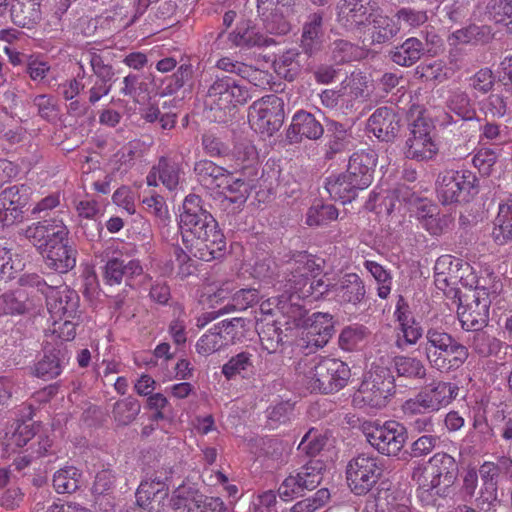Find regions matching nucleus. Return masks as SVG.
Instances as JSON below:
<instances>
[{
	"instance_id": "e2e57ef3",
	"label": "nucleus",
	"mask_w": 512,
	"mask_h": 512,
	"mask_svg": "<svg viewBox=\"0 0 512 512\" xmlns=\"http://www.w3.org/2000/svg\"><path fill=\"white\" fill-rule=\"evenodd\" d=\"M143 208L151 213L159 221V224L166 226L170 220L167 205L163 197L159 195L147 197L142 201Z\"/></svg>"
},
{
	"instance_id": "052dcab7",
	"label": "nucleus",
	"mask_w": 512,
	"mask_h": 512,
	"mask_svg": "<svg viewBox=\"0 0 512 512\" xmlns=\"http://www.w3.org/2000/svg\"><path fill=\"white\" fill-rule=\"evenodd\" d=\"M37 428L35 423L29 420H18L16 427L9 438V444L15 445L16 447L25 446L31 439L35 437Z\"/></svg>"
},
{
	"instance_id": "5701e85b",
	"label": "nucleus",
	"mask_w": 512,
	"mask_h": 512,
	"mask_svg": "<svg viewBox=\"0 0 512 512\" xmlns=\"http://www.w3.org/2000/svg\"><path fill=\"white\" fill-rule=\"evenodd\" d=\"M323 12H314L307 16L302 25L299 47L309 58L318 55L324 47Z\"/></svg>"
},
{
	"instance_id": "864d4df0",
	"label": "nucleus",
	"mask_w": 512,
	"mask_h": 512,
	"mask_svg": "<svg viewBox=\"0 0 512 512\" xmlns=\"http://www.w3.org/2000/svg\"><path fill=\"white\" fill-rule=\"evenodd\" d=\"M159 180L169 190L177 188L180 180V164L173 159L160 157L158 164L155 165Z\"/></svg>"
},
{
	"instance_id": "680f3d73",
	"label": "nucleus",
	"mask_w": 512,
	"mask_h": 512,
	"mask_svg": "<svg viewBox=\"0 0 512 512\" xmlns=\"http://www.w3.org/2000/svg\"><path fill=\"white\" fill-rule=\"evenodd\" d=\"M325 439L313 429L309 430L302 438L297 450L308 457H315L323 449Z\"/></svg>"
},
{
	"instance_id": "8fccbe9b",
	"label": "nucleus",
	"mask_w": 512,
	"mask_h": 512,
	"mask_svg": "<svg viewBox=\"0 0 512 512\" xmlns=\"http://www.w3.org/2000/svg\"><path fill=\"white\" fill-rule=\"evenodd\" d=\"M498 82L504 87L499 100V110L506 113L512 107V56L506 57L500 63L498 71Z\"/></svg>"
},
{
	"instance_id": "b1692460",
	"label": "nucleus",
	"mask_w": 512,
	"mask_h": 512,
	"mask_svg": "<svg viewBox=\"0 0 512 512\" xmlns=\"http://www.w3.org/2000/svg\"><path fill=\"white\" fill-rule=\"evenodd\" d=\"M323 134V125L312 113L305 110H299L293 115L287 130V137L291 142H297L303 137L309 140H318Z\"/></svg>"
},
{
	"instance_id": "72a5a7b5",
	"label": "nucleus",
	"mask_w": 512,
	"mask_h": 512,
	"mask_svg": "<svg viewBox=\"0 0 512 512\" xmlns=\"http://www.w3.org/2000/svg\"><path fill=\"white\" fill-rule=\"evenodd\" d=\"M206 495L194 483H183L178 486L169 499L173 510L195 512Z\"/></svg>"
},
{
	"instance_id": "9d476101",
	"label": "nucleus",
	"mask_w": 512,
	"mask_h": 512,
	"mask_svg": "<svg viewBox=\"0 0 512 512\" xmlns=\"http://www.w3.org/2000/svg\"><path fill=\"white\" fill-rule=\"evenodd\" d=\"M218 227V222L205 208L199 195L192 193L185 197L179 222L183 243L184 234H190V238H199Z\"/></svg>"
},
{
	"instance_id": "49530a36",
	"label": "nucleus",
	"mask_w": 512,
	"mask_h": 512,
	"mask_svg": "<svg viewBox=\"0 0 512 512\" xmlns=\"http://www.w3.org/2000/svg\"><path fill=\"white\" fill-rule=\"evenodd\" d=\"M287 331L288 328L285 331L282 329V323L279 320L262 325L258 334L263 348L269 353H275L283 345L284 339L287 338Z\"/></svg>"
},
{
	"instance_id": "69168bd1",
	"label": "nucleus",
	"mask_w": 512,
	"mask_h": 512,
	"mask_svg": "<svg viewBox=\"0 0 512 512\" xmlns=\"http://www.w3.org/2000/svg\"><path fill=\"white\" fill-rule=\"evenodd\" d=\"M365 338V328L362 326L345 327L339 336V345L343 350L352 351Z\"/></svg>"
},
{
	"instance_id": "e433bc0d",
	"label": "nucleus",
	"mask_w": 512,
	"mask_h": 512,
	"mask_svg": "<svg viewBox=\"0 0 512 512\" xmlns=\"http://www.w3.org/2000/svg\"><path fill=\"white\" fill-rule=\"evenodd\" d=\"M10 17L16 26L32 29L42 18L40 3L35 0H16Z\"/></svg>"
},
{
	"instance_id": "ea45409f",
	"label": "nucleus",
	"mask_w": 512,
	"mask_h": 512,
	"mask_svg": "<svg viewBox=\"0 0 512 512\" xmlns=\"http://www.w3.org/2000/svg\"><path fill=\"white\" fill-rule=\"evenodd\" d=\"M255 357V352L242 351L238 353L222 366V374L228 380L233 379L237 375L242 378H249L255 372Z\"/></svg>"
},
{
	"instance_id": "412c9836",
	"label": "nucleus",
	"mask_w": 512,
	"mask_h": 512,
	"mask_svg": "<svg viewBox=\"0 0 512 512\" xmlns=\"http://www.w3.org/2000/svg\"><path fill=\"white\" fill-rule=\"evenodd\" d=\"M98 257L101 258V262H105L103 277L109 285L120 284L122 281L130 285V280L143 272L139 260L126 261L121 257H110L109 252L101 253Z\"/></svg>"
},
{
	"instance_id": "c756f323",
	"label": "nucleus",
	"mask_w": 512,
	"mask_h": 512,
	"mask_svg": "<svg viewBox=\"0 0 512 512\" xmlns=\"http://www.w3.org/2000/svg\"><path fill=\"white\" fill-rule=\"evenodd\" d=\"M217 67L224 72L240 77L256 87L264 88L270 84L271 74L268 71L255 68L242 62L232 61L230 58L218 60Z\"/></svg>"
},
{
	"instance_id": "c85d7f7f",
	"label": "nucleus",
	"mask_w": 512,
	"mask_h": 512,
	"mask_svg": "<svg viewBox=\"0 0 512 512\" xmlns=\"http://www.w3.org/2000/svg\"><path fill=\"white\" fill-rule=\"evenodd\" d=\"M326 127L328 141L325 144V159L332 160L337 155L348 152L353 148L352 134L343 124L334 120H328Z\"/></svg>"
},
{
	"instance_id": "6e6552de",
	"label": "nucleus",
	"mask_w": 512,
	"mask_h": 512,
	"mask_svg": "<svg viewBox=\"0 0 512 512\" xmlns=\"http://www.w3.org/2000/svg\"><path fill=\"white\" fill-rule=\"evenodd\" d=\"M395 387L396 379L392 370L374 365L361 383L356 399L371 408L381 409L395 393Z\"/></svg>"
},
{
	"instance_id": "f3484780",
	"label": "nucleus",
	"mask_w": 512,
	"mask_h": 512,
	"mask_svg": "<svg viewBox=\"0 0 512 512\" xmlns=\"http://www.w3.org/2000/svg\"><path fill=\"white\" fill-rule=\"evenodd\" d=\"M183 244L189 254L206 262L220 259L226 251V239L219 227L199 238L184 234Z\"/></svg>"
},
{
	"instance_id": "aec40b11",
	"label": "nucleus",
	"mask_w": 512,
	"mask_h": 512,
	"mask_svg": "<svg viewBox=\"0 0 512 512\" xmlns=\"http://www.w3.org/2000/svg\"><path fill=\"white\" fill-rule=\"evenodd\" d=\"M370 131L381 141L393 142L402 128V117L394 107L377 108L368 119Z\"/></svg>"
},
{
	"instance_id": "de8ad7c7",
	"label": "nucleus",
	"mask_w": 512,
	"mask_h": 512,
	"mask_svg": "<svg viewBox=\"0 0 512 512\" xmlns=\"http://www.w3.org/2000/svg\"><path fill=\"white\" fill-rule=\"evenodd\" d=\"M193 79V67L191 64H182L170 76L161 81L160 94L163 96L177 93L185 85H191Z\"/></svg>"
},
{
	"instance_id": "1a4fd4ad",
	"label": "nucleus",
	"mask_w": 512,
	"mask_h": 512,
	"mask_svg": "<svg viewBox=\"0 0 512 512\" xmlns=\"http://www.w3.org/2000/svg\"><path fill=\"white\" fill-rule=\"evenodd\" d=\"M384 471L383 461L378 456L361 453L352 458L346 467V479L355 495H366L378 482Z\"/></svg>"
},
{
	"instance_id": "39448f33",
	"label": "nucleus",
	"mask_w": 512,
	"mask_h": 512,
	"mask_svg": "<svg viewBox=\"0 0 512 512\" xmlns=\"http://www.w3.org/2000/svg\"><path fill=\"white\" fill-rule=\"evenodd\" d=\"M436 191L443 205L466 203L479 193V179L470 170H446L437 177Z\"/></svg>"
},
{
	"instance_id": "cd10ccee",
	"label": "nucleus",
	"mask_w": 512,
	"mask_h": 512,
	"mask_svg": "<svg viewBox=\"0 0 512 512\" xmlns=\"http://www.w3.org/2000/svg\"><path fill=\"white\" fill-rule=\"evenodd\" d=\"M308 321L307 347L319 349L324 347L335 333L333 317L328 313H314Z\"/></svg>"
},
{
	"instance_id": "09e8293b",
	"label": "nucleus",
	"mask_w": 512,
	"mask_h": 512,
	"mask_svg": "<svg viewBox=\"0 0 512 512\" xmlns=\"http://www.w3.org/2000/svg\"><path fill=\"white\" fill-rule=\"evenodd\" d=\"M367 26H370L372 42L377 44L389 41L397 33L393 21L388 16L377 12L373 13V17L370 18Z\"/></svg>"
},
{
	"instance_id": "f8f14e48",
	"label": "nucleus",
	"mask_w": 512,
	"mask_h": 512,
	"mask_svg": "<svg viewBox=\"0 0 512 512\" xmlns=\"http://www.w3.org/2000/svg\"><path fill=\"white\" fill-rule=\"evenodd\" d=\"M325 463L319 459H310L296 475H289L278 488V494L284 501L303 497L306 490L317 488L323 477Z\"/></svg>"
},
{
	"instance_id": "79ce46f5",
	"label": "nucleus",
	"mask_w": 512,
	"mask_h": 512,
	"mask_svg": "<svg viewBox=\"0 0 512 512\" xmlns=\"http://www.w3.org/2000/svg\"><path fill=\"white\" fill-rule=\"evenodd\" d=\"M493 224L491 237L497 245L512 241V202L499 205Z\"/></svg>"
},
{
	"instance_id": "ddd939ff",
	"label": "nucleus",
	"mask_w": 512,
	"mask_h": 512,
	"mask_svg": "<svg viewBox=\"0 0 512 512\" xmlns=\"http://www.w3.org/2000/svg\"><path fill=\"white\" fill-rule=\"evenodd\" d=\"M433 124L424 117H418L409 125V134L405 141L403 153L407 159L427 161L438 152L432 139Z\"/></svg>"
},
{
	"instance_id": "0eeeda50",
	"label": "nucleus",
	"mask_w": 512,
	"mask_h": 512,
	"mask_svg": "<svg viewBox=\"0 0 512 512\" xmlns=\"http://www.w3.org/2000/svg\"><path fill=\"white\" fill-rule=\"evenodd\" d=\"M232 75H217L209 86L205 105L211 110L230 111L237 105L246 104L252 98L249 89Z\"/></svg>"
},
{
	"instance_id": "bf43d9fd",
	"label": "nucleus",
	"mask_w": 512,
	"mask_h": 512,
	"mask_svg": "<svg viewBox=\"0 0 512 512\" xmlns=\"http://www.w3.org/2000/svg\"><path fill=\"white\" fill-rule=\"evenodd\" d=\"M488 8L494 21L504 24L512 33V0H492Z\"/></svg>"
},
{
	"instance_id": "58836bf2",
	"label": "nucleus",
	"mask_w": 512,
	"mask_h": 512,
	"mask_svg": "<svg viewBox=\"0 0 512 512\" xmlns=\"http://www.w3.org/2000/svg\"><path fill=\"white\" fill-rule=\"evenodd\" d=\"M232 42L241 48L268 47L275 44L274 39L261 34L249 22H242L231 34Z\"/></svg>"
},
{
	"instance_id": "f257e3e1",
	"label": "nucleus",
	"mask_w": 512,
	"mask_h": 512,
	"mask_svg": "<svg viewBox=\"0 0 512 512\" xmlns=\"http://www.w3.org/2000/svg\"><path fill=\"white\" fill-rule=\"evenodd\" d=\"M324 260L315 258L307 252H298L287 263L285 276V292L289 296L281 295L274 298L276 308L283 315H287L293 321L303 316V309L293 302V298H312L320 300L325 298L329 290V283L324 278L316 279L323 270Z\"/></svg>"
},
{
	"instance_id": "20e7f679",
	"label": "nucleus",
	"mask_w": 512,
	"mask_h": 512,
	"mask_svg": "<svg viewBox=\"0 0 512 512\" xmlns=\"http://www.w3.org/2000/svg\"><path fill=\"white\" fill-rule=\"evenodd\" d=\"M313 363L305 373L312 391L330 394L347 386L351 378V369L348 364L340 359L329 357L313 360Z\"/></svg>"
},
{
	"instance_id": "f704fd0d",
	"label": "nucleus",
	"mask_w": 512,
	"mask_h": 512,
	"mask_svg": "<svg viewBox=\"0 0 512 512\" xmlns=\"http://www.w3.org/2000/svg\"><path fill=\"white\" fill-rule=\"evenodd\" d=\"M425 43L416 37L406 39L401 45L389 52L390 60L403 67H410L418 62L427 51Z\"/></svg>"
},
{
	"instance_id": "bb28decb",
	"label": "nucleus",
	"mask_w": 512,
	"mask_h": 512,
	"mask_svg": "<svg viewBox=\"0 0 512 512\" xmlns=\"http://www.w3.org/2000/svg\"><path fill=\"white\" fill-rule=\"evenodd\" d=\"M79 301L77 292L65 286L62 290L52 292L47 298V307L54 318L74 319L79 313Z\"/></svg>"
},
{
	"instance_id": "a18cd8bd",
	"label": "nucleus",
	"mask_w": 512,
	"mask_h": 512,
	"mask_svg": "<svg viewBox=\"0 0 512 512\" xmlns=\"http://www.w3.org/2000/svg\"><path fill=\"white\" fill-rule=\"evenodd\" d=\"M302 51L297 49H289L285 51L278 60L274 62L276 73L291 82L294 81L301 73V57Z\"/></svg>"
},
{
	"instance_id": "2f4dec72",
	"label": "nucleus",
	"mask_w": 512,
	"mask_h": 512,
	"mask_svg": "<svg viewBox=\"0 0 512 512\" xmlns=\"http://www.w3.org/2000/svg\"><path fill=\"white\" fill-rule=\"evenodd\" d=\"M42 254H44L46 266L59 273H67L76 265L77 251L68 244V237L60 243L50 245V248Z\"/></svg>"
},
{
	"instance_id": "603ef678",
	"label": "nucleus",
	"mask_w": 512,
	"mask_h": 512,
	"mask_svg": "<svg viewBox=\"0 0 512 512\" xmlns=\"http://www.w3.org/2000/svg\"><path fill=\"white\" fill-rule=\"evenodd\" d=\"M447 108L456 114L461 120L470 121L476 117L474 104L467 93L462 91L453 92L447 100Z\"/></svg>"
},
{
	"instance_id": "473e14b6",
	"label": "nucleus",
	"mask_w": 512,
	"mask_h": 512,
	"mask_svg": "<svg viewBox=\"0 0 512 512\" xmlns=\"http://www.w3.org/2000/svg\"><path fill=\"white\" fill-rule=\"evenodd\" d=\"M258 301V290L240 289L233 294L229 302H227L223 306H220L218 310H214L203 314V317L198 319L199 322L203 319V322L201 324H198V326H204L209 321L216 319L218 316L222 314L229 313L235 310H246L248 307H251L254 304L258 303Z\"/></svg>"
},
{
	"instance_id": "dca6fc26",
	"label": "nucleus",
	"mask_w": 512,
	"mask_h": 512,
	"mask_svg": "<svg viewBox=\"0 0 512 512\" xmlns=\"http://www.w3.org/2000/svg\"><path fill=\"white\" fill-rule=\"evenodd\" d=\"M29 202V188L13 185L0 193V229L20 223Z\"/></svg>"
},
{
	"instance_id": "4be33fe9",
	"label": "nucleus",
	"mask_w": 512,
	"mask_h": 512,
	"mask_svg": "<svg viewBox=\"0 0 512 512\" xmlns=\"http://www.w3.org/2000/svg\"><path fill=\"white\" fill-rule=\"evenodd\" d=\"M329 283V290L325 293L324 299L333 296L341 305L356 306L361 303L365 297L366 290L362 279L355 273L345 274L339 283Z\"/></svg>"
},
{
	"instance_id": "a211bd4d",
	"label": "nucleus",
	"mask_w": 512,
	"mask_h": 512,
	"mask_svg": "<svg viewBox=\"0 0 512 512\" xmlns=\"http://www.w3.org/2000/svg\"><path fill=\"white\" fill-rule=\"evenodd\" d=\"M70 360V350L64 342L47 343L43 348V355L34 365V372L38 378L52 380L58 377Z\"/></svg>"
},
{
	"instance_id": "6ab92c4d",
	"label": "nucleus",
	"mask_w": 512,
	"mask_h": 512,
	"mask_svg": "<svg viewBox=\"0 0 512 512\" xmlns=\"http://www.w3.org/2000/svg\"><path fill=\"white\" fill-rule=\"evenodd\" d=\"M338 21L350 29L362 30L377 12V3L373 0H340L337 4Z\"/></svg>"
},
{
	"instance_id": "4d7b16f0",
	"label": "nucleus",
	"mask_w": 512,
	"mask_h": 512,
	"mask_svg": "<svg viewBox=\"0 0 512 512\" xmlns=\"http://www.w3.org/2000/svg\"><path fill=\"white\" fill-rule=\"evenodd\" d=\"M472 331L474 334L470 339L471 346L479 356L488 357L500 351L501 342L497 338L490 336L483 329Z\"/></svg>"
},
{
	"instance_id": "2eb2a0df",
	"label": "nucleus",
	"mask_w": 512,
	"mask_h": 512,
	"mask_svg": "<svg viewBox=\"0 0 512 512\" xmlns=\"http://www.w3.org/2000/svg\"><path fill=\"white\" fill-rule=\"evenodd\" d=\"M69 230L61 219L49 218L35 222L24 230V236L38 251L43 253L50 245L66 240Z\"/></svg>"
},
{
	"instance_id": "7c9ffc66",
	"label": "nucleus",
	"mask_w": 512,
	"mask_h": 512,
	"mask_svg": "<svg viewBox=\"0 0 512 512\" xmlns=\"http://www.w3.org/2000/svg\"><path fill=\"white\" fill-rule=\"evenodd\" d=\"M153 486L151 483L141 482L136 491V503L148 512H166L169 505L168 486Z\"/></svg>"
},
{
	"instance_id": "a878e982",
	"label": "nucleus",
	"mask_w": 512,
	"mask_h": 512,
	"mask_svg": "<svg viewBox=\"0 0 512 512\" xmlns=\"http://www.w3.org/2000/svg\"><path fill=\"white\" fill-rule=\"evenodd\" d=\"M468 358V348L455 338L450 340L448 345L444 349H440L428 362L439 371H453L459 369Z\"/></svg>"
},
{
	"instance_id": "f03ea898",
	"label": "nucleus",
	"mask_w": 512,
	"mask_h": 512,
	"mask_svg": "<svg viewBox=\"0 0 512 512\" xmlns=\"http://www.w3.org/2000/svg\"><path fill=\"white\" fill-rule=\"evenodd\" d=\"M458 472L456 460L445 452H438L425 466L414 468L412 479L424 491L436 490V494L443 495L457 480Z\"/></svg>"
},
{
	"instance_id": "c9c22d12",
	"label": "nucleus",
	"mask_w": 512,
	"mask_h": 512,
	"mask_svg": "<svg viewBox=\"0 0 512 512\" xmlns=\"http://www.w3.org/2000/svg\"><path fill=\"white\" fill-rule=\"evenodd\" d=\"M392 369L396 374V380L422 381L427 375L424 362L412 356H395L392 359Z\"/></svg>"
},
{
	"instance_id": "37998d69",
	"label": "nucleus",
	"mask_w": 512,
	"mask_h": 512,
	"mask_svg": "<svg viewBox=\"0 0 512 512\" xmlns=\"http://www.w3.org/2000/svg\"><path fill=\"white\" fill-rule=\"evenodd\" d=\"M325 189L329 196L342 203L351 202L357 197L358 190L357 186H354L350 180H348L344 173L338 175H331L325 180Z\"/></svg>"
},
{
	"instance_id": "0e129e2a",
	"label": "nucleus",
	"mask_w": 512,
	"mask_h": 512,
	"mask_svg": "<svg viewBox=\"0 0 512 512\" xmlns=\"http://www.w3.org/2000/svg\"><path fill=\"white\" fill-rule=\"evenodd\" d=\"M225 345L221 335L218 331H214V327L204 334L196 344V349L199 354L210 355Z\"/></svg>"
},
{
	"instance_id": "5fc2aeb1",
	"label": "nucleus",
	"mask_w": 512,
	"mask_h": 512,
	"mask_svg": "<svg viewBox=\"0 0 512 512\" xmlns=\"http://www.w3.org/2000/svg\"><path fill=\"white\" fill-rule=\"evenodd\" d=\"M81 473L75 467L60 469L54 474L53 486L58 493H72L79 488Z\"/></svg>"
},
{
	"instance_id": "3c124183",
	"label": "nucleus",
	"mask_w": 512,
	"mask_h": 512,
	"mask_svg": "<svg viewBox=\"0 0 512 512\" xmlns=\"http://www.w3.org/2000/svg\"><path fill=\"white\" fill-rule=\"evenodd\" d=\"M450 333L446 332L441 327H430L425 332V344H424V354L428 360H431L433 356H435L440 349H444L450 340H454Z\"/></svg>"
},
{
	"instance_id": "9b49d317",
	"label": "nucleus",
	"mask_w": 512,
	"mask_h": 512,
	"mask_svg": "<svg viewBox=\"0 0 512 512\" xmlns=\"http://www.w3.org/2000/svg\"><path fill=\"white\" fill-rule=\"evenodd\" d=\"M284 118L285 102L275 94L266 95L249 107V123L261 133L273 135L283 125Z\"/></svg>"
},
{
	"instance_id": "a19ab883",
	"label": "nucleus",
	"mask_w": 512,
	"mask_h": 512,
	"mask_svg": "<svg viewBox=\"0 0 512 512\" xmlns=\"http://www.w3.org/2000/svg\"><path fill=\"white\" fill-rule=\"evenodd\" d=\"M376 164L377 154L374 151H360L350 156L347 168L360 174L361 184L371 185Z\"/></svg>"
},
{
	"instance_id": "7ed1b4c3",
	"label": "nucleus",
	"mask_w": 512,
	"mask_h": 512,
	"mask_svg": "<svg viewBox=\"0 0 512 512\" xmlns=\"http://www.w3.org/2000/svg\"><path fill=\"white\" fill-rule=\"evenodd\" d=\"M489 276L493 278V281L496 278L493 273H490ZM482 282H485V279H479L475 290L466 294L464 299L459 297L457 315L461 327L466 331L483 329L489 321V307L491 304L489 294H495L498 285L493 282V284L487 286Z\"/></svg>"
},
{
	"instance_id": "4c0bfd02",
	"label": "nucleus",
	"mask_w": 512,
	"mask_h": 512,
	"mask_svg": "<svg viewBox=\"0 0 512 512\" xmlns=\"http://www.w3.org/2000/svg\"><path fill=\"white\" fill-rule=\"evenodd\" d=\"M194 173L198 181L207 187L220 188L227 183L229 171L222 166L216 165L213 161L203 159L194 164Z\"/></svg>"
},
{
	"instance_id": "338daca9",
	"label": "nucleus",
	"mask_w": 512,
	"mask_h": 512,
	"mask_svg": "<svg viewBox=\"0 0 512 512\" xmlns=\"http://www.w3.org/2000/svg\"><path fill=\"white\" fill-rule=\"evenodd\" d=\"M470 434L472 438H475L473 442L480 445L490 442L495 435L493 428L487 421V418L482 414L474 416L473 431Z\"/></svg>"
},
{
	"instance_id": "423d86ee",
	"label": "nucleus",
	"mask_w": 512,
	"mask_h": 512,
	"mask_svg": "<svg viewBox=\"0 0 512 512\" xmlns=\"http://www.w3.org/2000/svg\"><path fill=\"white\" fill-rule=\"evenodd\" d=\"M458 387L450 382L433 380L424 385L418 393L407 399L402 409L408 415H420L438 412L456 398Z\"/></svg>"
},
{
	"instance_id": "c03bdc74",
	"label": "nucleus",
	"mask_w": 512,
	"mask_h": 512,
	"mask_svg": "<svg viewBox=\"0 0 512 512\" xmlns=\"http://www.w3.org/2000/svg\"><path fill=\"white\" fill-rule=\"evenodd\" d=\"M250 321L241 317L233 318L229 321L224 320L214 325V331H218L221 335L225 345L235 344L241 342L245 338L246 332L249 329Z\"/></svg>"
},
{
	"instance_id": "6e6d98bb",
	"label": "nucleus",
	"mask_w": 512,
	"mask_h": 512,
	"mask_svg": "<svg viewBox=\"0 0 512 512\" xmlns=\"http://www.w3.org/2000/svg\"><path fill=\"white\" fill-rule=\"evenodd\" d=\"M141 405L139 401L131 396L119 400L113 407V418L120 425H128L135 420L139 414Z\"/></svg>"
},
{
	"instance_id": "774afa93",
	"label": "nucleus",
	"mask_w": 512,
	"mask_h": 512,
	"mask_svg": "<svg viewBox=\"0 0 512 512\" xmlns=\"http://www.w3.org/2000/svg\"><path fill=\"white\" fill-rule=\"evenodd\" d=\"M498 503V484L481 483V487L476 498L477 507L484 511H489Z\"/></svg>"
},
{
	"instance_id": "4468645a",
	"label": "nucleus",
	"mask_w": 512,
	"mask_h": 512,
	"mask_svg": "<svg viewBox=\"0 0 512 512\" xmlns=\"http://www.w3.org/2000/svg\"><path fill=\"white\" fill-rule=\"evenodd\" d=\"M367 441L379 453L386 456H398L403 449L408 432L404 425L396 421H387L366 434Z\"/></svg>"
},
{
	"instance_id": "13d9d810",
	"label": "nucleus",
	"mask_w": 512,
	"mask_h": 512,
	"mask_svg": "<svg viewBox=\"0 0 512 512\" xmlns=\"http://www.w3.org/2000/svg\"><path fill=\"white\" fill-rule=\"evenodd\" d=\"M338 210L331 204H317L309 208L306 222L309 226H320L336 220Z\"/></svg>"
},
{
	"instance_id": "393cba45",
	"label": "nucleus",
	"mask_w": 512,
	"mask_h": 512,
	"mask_svg": "<svg viewBox=\"0 0 512 512\" xmlns=\"http://www.w3.org/2000/svg\"><path fill=\"white\" fill-rule=\"evenodd\" d=\"M394 316L399 322L400 330L403 333V340H397V346L402 348L403 344L415 345L423 337L424 330L420 322L412 315L408 304L402 296H399Z\"/></svg>"
}]
</instances>
